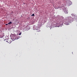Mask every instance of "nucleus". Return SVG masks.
I'll return each instance as SVG.
<instances>
[{
  "instance_id": "nucleus-1",
  "label": "nucleus",
  "mask_w": 77,
  "mask_h": 77,
  "mask_svg": "<svg viewBox=\"0 0 77 77\" xmlns=\"http://www.w3.org/2000/svg\"><path fill=\"white\" fill-rule=\"evenodd\" d=\"M69 22L70 23L71 22H72L73 20V18L71 17H70L69 18Z\"/></svg>"
},
{
  "instance_id": "nucleus-2",
  "label": "nucleus",
  "mask_w": 77,
  "mask_h": 77,
  "mask_svg": "<svg viewBox=\"0 0 77 77\" xmlns=\"http://www.w3.org/2000/svg\"><path fill=\"white\" fill-rule=\"evenodd\" d=\"M72 4V2L71 1H69L68 2V6H70Z\"/></svg>"
},
{
  "instance_id": "nucleus-3",
  "label": "nucleus",
  "mask_w": 77,
  "mask_h": 77,
  "mask_svg": "<svg viewBox=\"0 0 77 77\" xmlns=\"http://www.w3.org/2000/svg\"><path fill=\"white\" fill-rule=\"evenodd\" d=\"M63 10L65 12H66V9L65 7L63 8Z\"/></svg>"
},
{
  "instance_id": "nucleus-4",
  "label": "nucleus",
  "mask_w": 77,
  "mask_h": 77,
  "mask_svg": "<svg viewBox=\"0 0 77 77\" xmlns=\"http://www.w3.org/2000/svg\"><path fill=\"white\" fill-rule=\"evenodd\" d=\"M6 42H8V43H11V42H12V41H11L10 40L8 41H6Z\"/></svg>"
},
{
  "instance_id": "nucleus-5",
  "label": "nucleus",
  "mask_w": 77,
  "mask_h": 77,
  "mask_svg": "<svg viewBox=\"0 0 77 77\" xmlns=\"http://www.w3.org/2000/svg\"><path fill=\"white\" fill-rule=\"evenodd\" d=\"M20 37H15V39H19L20 38Z\"/></svg>"
},
{
  "instance_id": "nucleus-6",
  "label": "nucleus",
  "mask_w": 77,
  "mask_h": 77,
  "mask_svg": "<svg viewBox=\"0 0 77 77\" xmlns=\"http://www.w3.org/2000/svg\"><path fill=\"white\" fill-rule=\"evenodd\" d=\"M12 23L11 22H10L9 23H8V24H12Z\"/></svg>"
},
{
  "instance_id": "nucleus-7",
  "label": "nucleus",
  "mask_w": 77,
  "mask_h": 77,
  "mask_svg": "<svg viewBox=\"0 0 77 77\" xmlns=\"http://www.w3.org/2000/svg\"><path fill=\"white\" fill-rule=\"evenodd\" d=\"M72 17H73V18H75V16L74 15V14H72Z\"/></svg>"
},
{
  "instance_id": "nucleus-8",
  "label": "nucleus",
  "mask_w": 77,
  "mask_h": 77,
  "mask_svg": "<svg viewBox=\"0 0 77 77\" xmlns=\"http://www.w3.org/2000/svg\"><path fill=\"white\" fill-rule=\"evenodd\" d=\"M34 15H35L34 14H32V16H34Z\"/></svg>"
},
{
  "instance_id": "nucleus-9",
  "label": "nucleus",
  "mask_w": 77,
  "mask_h": 77,
  "mask_svg": "<svg viewBox=\"0 0 77 77\" xmlns=\"http://www.w3.org/2000/svg\"><path fill=\"white\" fill-rule=\"evenodd\" d=\"M15 39H12V41H15Z\"/></svg>"
},
{
  "instance_id": "nucleus-10",
  "label": "nucleus",
  "mask_w": 77,
  "mask_h": 77,
  "mask_svg": "<svg viewBox=\"0 0 77 77\" xmlns=\"http://www.w3.org/2000/svg\"><path fill=\"white\" fill-rule=\"evenodd\" d=\"M21 33H20L19 34V35H21Z\"/></svg>"
},
{
  "instance_id": "nucleus-11",
  "label": "nucleus",
  "mask_w": 77,
  "mask_h": 77,
  "mask_svg": "<svg viewBox=\"0 0 77 77\" xmlns=\"http://www.w3.org/2000/svg\"><path fill=\"white\" fill-rule=\"evenodd\" d=\"M5 25H8V24H5Z\"/></svg>"
},
{
  "instance_id": "nucleus-12",
  "label": "nucleus",
  "mask_w": 77,
  "mask_h": 77,
  "mask_svg": "<svg viewBox=\"0 0 77 77\" xmlns=\"http://www.w3.org/2000/svg\"><path fill=\"white\" fill-rule=\"evenodd\" d=\"M67 25H69V23H68V24H67Z\"/></svg>"
},
{
  "instance_id": "nucleus-13",
  "label": "nucleus",
  "mask_w": 77,
  "mask_h": 77,
  "mask_svg": "<svg viewBox=\"0 0 77 77\" xmlns=\"http://www.w3.org/2000/svg\"><path fill=\"white\" fill-rule=\"evenodd\" d=\"M58 27H59V26H58Z\"/></svg>"
}]
</instances>
